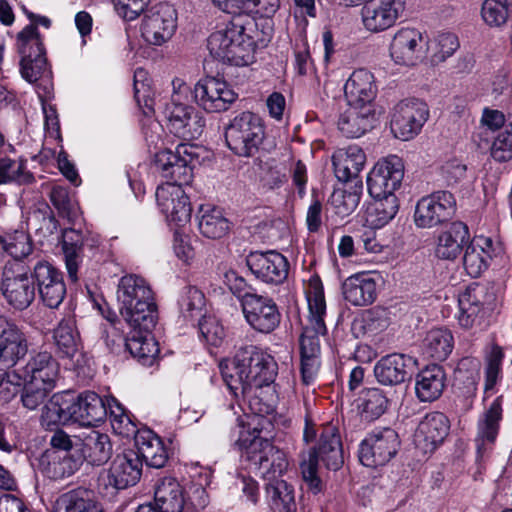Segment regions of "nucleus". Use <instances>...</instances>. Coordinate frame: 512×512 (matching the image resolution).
Here are the masks:
<instances>
[{"label":"nucleus","instance_id":"nucleus-1","mask_svg":"<svg viewBox=\"0 0 512 512\" xmlns=\"http://www.w3.org/2000/svg\"><path fill=\"white\" fill-rule=\"evenodd\" d=\"M221 375L237 398L268 386L278 374V364L267 352L254 345L239 348L232 360L220 363Z\"/></svg>","mask_w":512,"mask_h":512},{"label":"nucleus","instance_id":"nucleus-2","mask_svg":"<svg viewBox=\"0 0 512 512\" xmlns=\"http://www.w3.org/2000/svg\"><path fill=\"white\" fill-rule=\"evenodd\" d=\"M117 299L120 314L131 328L153 330L158 321V309L153 292L143 278L133 274L123 276L118 284Z\"/></svg>","mask_w":512,"mask_h":512},{"label":"nucleus","instance_id":"nucleus-3","mask_svg":"<svg viewBox=\"0 0 512 512\" xmlns=\"http://www.w3.org/2000/svg\"><path fill=\"white\" fill-rule=\"evenodd\" d=\"M227 147L239 157H254L265 139V126L257 114L245 111L235 116L224 131Z\"/></svg>","mask_w":512,"mask_h":512},{"label":"nucleus","instance_id":"nucleus-4","mask_svg":"<svg viewBox=\"0 0 512 512\" xmlns=\"http://www.w3.org/2000/svg\"><path fill=\"white\" fill-rule=\"evenodd\" d=\"M238 444L245 449L247 460L259 474L268 482L279 480L288 467L285 453L276 447L270 440L255 435L251 440H238Z\"/></svg>","mask_w":512,"mask_h":512},{"label":"nucleus","instance_id":"nucleus-5","mask_svg":"<svg viewBox=\"0 0 512 512\" xmlns=\"http://www.w3.org/2000/svg\"><path fill=\"white\" fill-rule=\"evenodd\" d=\"M31 271L20 258L7 261L3 267L0 291L9 305L17 310H24L35 298L34 280Z\"/></svg>","mask_w":512,"mask_h":512},{"label":"nucleus","instance_id":"nucleus-6","mask_svg":"<svg viewBox=\"0 0 512 512\" xmlns=\"http://www.w3.org/2000/svg\"><path fill=\"white\" fill-rule=\"evenodd\" d=\"M256 47L250 34H209L207 39L211 56L235 66L252 63Z\"/></svg>","mask_w":512,"mask_h":512},{"label":"nucleus","instance_id":"nucleus-7","mask_svg":"<svg viewBox=\"0 0 512 512\" xmlns=\"http://www.w3.org/2000/svg\"><path fill=\"white\" fill-rule=\"evenodd\" d=\"M400 445L399 435L394 429L383 428L373 431L359 445V461L366 467L384 466L395 457Z\"/></svg>","mask_w":512,"mask_h":512},{"label":"nucleus","instance_id":"nucleus-8","mask_svg":"<svg viewBox=\"0 0 512 512\" xmlns=\"http://www.w3.org/2000/svg\"><path fill=\"white\" fill-rule=\"evenodd\" d=\"M429 118L427 104L419 99L400 101L392 110L390 128L393 135L402 141L417 136Z\"/></svg>","mask_w":512,"mask_h":512},{"label":"nucleus","instance_id":"nucleus-9","mask_svg":"<svg viewBox=\"0 0 512 512\" xmlns=\"http://www.w3.org/2000/svg\"><path fill=\"white\" fill-rule=\"evenodd\" d=\"M195 154L184 144H179L176 151L169 149L159 151L155 155V167L163 178L172 183L169 187H181L192 179L191 163Z\"/></svg>","mask_w":512,"mask_h":512},{"label":"nucleus","instance_id":"nucleus-10","mask_svg":"<svg viewBox=\"0 0 512 512\" xmlns=\"http://www.w3.org/2000/svg\"><path fill=\"white\" fill-rule=\"evenodd\" d=\"M456 211V200L448 191H437L421 198L415 209L418 227L431 228L450 220Z\"/></svg>","mask_w":512,"mask_h":512},{"label":"nucleus","instance_id":"nucleus-11","mask_svg":"<svg viewBox=\"0 0 512 512\" xmlns=\"http://www.w3.org/2000/svg\"><path fill=\"white\" fill-rule=\"evenodd\" d=\"M193 93L196 103L210 113L227 111L238 97L226 81L213 76L199 80Z\"/></svg>","mask_w":512,"mask_h":512},{"label":"nucleus","instance_id":"nucleus-12","mask_svg":"<svg viewBox=\"0 0 512 512\" xmlns=\"http://www.w3.org/2000/svg\"><path fill=\"white\" fill-rule=\"evenodd\" d=\"M404 177V165L396 155L378 161L367 177L368 192L372 198L395 195Z\"/></svg>","mask_w":512,"mask_h":512},{"label":"nucleus","instance_id":"nucleus-13","mask_svg":"<svg viewBox=\"0 0 512 512\" xmlns=\"http://www.w3.org/2000/svg\"><path fill=\"white\" fill-rule=\"evenodd\" d=\"M164 113L168 129L176 137L190 141L198 139L203 134L205 119L194 107L173 101L166 105Z\"/></svg>","mask_w":512,"mask_h":512},{"label":"nucleus","instance_id":"nucleus-14","mask_svg":"<svg viewBox=\"0 0 512 512\" xmlns=\"http://www.w3.org/2000/svg\"><path fill=\"white\" fill-rule=\"evenodd\" d=\"M31 278L43 304L51 309L58 308L66 295L63 273L48 262H38Z\"/></svg>","mask_w":512,"mask_h":512},{"label":"nucleus","instance_id":"nucleus-15","mask_svg":"<svg viewBox=\"0 0 512 512\" xmlns=\"http://www.w3.org/2000/svg\"><path fill=\"white\" fill-rule=\"evenodd\" d=\"M247 323L257 332L269 334L281 322V313L276 302L267 296L255 294L241 305Z\"/></svg>","mask_w":512,"mask_h":512},{"label":"nucleus","instance_id":"nucleus-16","mask_svg":"<svg viewBox=\"0 0 512 512\" xmlns=\"http://www.w3.org/2000/svg\"><path fill=\"white\" fill-rule=\"evenodd\" d=\"M52 339L55 353L59 358L67 359L73 368L85 365L83 343L73 319H62L53 329Z\"/></svg>","mask_w":512,"mask_h":512},{"label":"nucleus","instance_id":"nucleus-17","mask_svg":"<svg viewBox=\"0 0 512 512\" xmlns=\"http://www.w3.org/2000/svg\"><path fill=\"white\" fill-rule=\"evenodd\" d=\"M246 264L257 279L268 284H281L288 276V260L274 250L250 252Z\"/></svg>","mask_w":512,"mask_h":512},{"label":"nucleus","instance_id":"nucleus-18","mask_svg":"<svg viewBox=\"0 0 512 512\" xmlns=\"http://www.w3.org/2000/svg\"><path fill=\"white\" fill-rule=\"evenodd\" d=\"M142 460L134 450L117 454L113 459L106 478H100L105 487H112L115 490L125 489L135 485L141 478Z\"/></svg>","mask_w":512,"mask_h":512},{"label":"nucleus","instance_id":"nucleus-19","mask_svg":"<svg viewBox=\"0 0 512 512\" xmlns=\"http://www.w3.org/2000/svg\"><path fill=\"white\" fill-rule=\"evenodd\" d=\"M28 353V341L22 330L10 319L0 316V365L14 367Z\"/></svg>","mask_w":512,"mask_h":512},{"label":"nucleus","instance_id":"nucleus-20","mask_svg":"<svg viewBox=\"0 0 512 512\" xmlns=\"http://www.w3.org/2000/svg\"><path fill=\"white\" fill-rule=\"evenodd\" d=\"M417 360L407 354L391 353L381 357L374 367V374L379 383L395 386L412 377Z\"/></svg>","mask_w":512,"mask_h":512},{"label":"nucleus","instance_id":"nucleus-21","mask_svg":"<svg viewBox=\"0 0 512 512\" xmlns=\"http://www.w3.org/2000/svg\"><path fill=\"white\" fill-rule=\"evenodd\" d=\"M449 419L441 412H431L420 421L416 434V446L424 454L432 453L449 434Z\"/></svg>","mask_w":512,"mask_h":512},{"label":"nucleus","instance_id":"nucleus-22","mask_svg":"<svg viewBox=\"0 0 512 512\" xmlns=\"http://www.w3.org/2000/svg\"><path fill=\"white\" fill-rule=\"evenodd\" d=\"M309 457L315 458L317 463L321 461L329 470L337 471L343 466V447L336 426H323L318 444L312 449Z\"/></svg>","mask_w":512,"mask_h":512},{"label":"nucleus","instance_id":"nucleus-23","mask_svg":"<svg viewBox=\"0 0 512 512\" xmlns=\"http://www.w3.org/2000/svg\"><path fill=\"white\" fill-rule=\"evenodd\" d=\"M501 420L502 405L498 397L478 420L477 433L474 440L478 458L483 459L492 450L499 433Z\"/></svg>","mask_w":512,"mask_h":512},{"label":"nucleus","instance_id":"nucleus-24","mask_svg":"<svg viewBox=\"0 0 512 512\" xmlns=\"http://www.w3.org/2000/svg\"><path fill=\"white\" fill-rule=\"evenodd\" d=\"M156 200L167 219L176 225L182 226L190 220L192 207L181 187H158Z\"/></svg>","mask_w":512,"mask_h":512},{"label":"nucleus","instance_id":"nucleus-25","mask_svg":"<svg viewBox=\"0 0 512 512\" xmlns=\"http://www.w3.org/2000/svg\"><path fill=\"white\" fill-rule=\"evenodd\" d=\"M326 331H318L317 327L307 325L300 337V372L302 381L308 385L314 379L319 367L320 341L319 335Z\"/></svg>","mask_w":512,"mask_h":512},{"label":"nucleus","instance_id":"nucleus-26","mask_svg":"<svg viewBox=\"0 0 512 512\" xmlns=\"http://www.w3.org/2000/svg\"><path fill=\"white\" fill-rule=\"evenodd\" d=\"M377 87L374 76L366 69L355 70L344 86V94L348 105L359 107L372 106L376 97Z\"/></svg>","mask_w":512,"mask_h":512},{"label":"nucleus","instance_id":"nucleus-27","mask_svg":"<svg viewBox=\"0 0 512 512\" xmlns=\"http://www.w3.org/2000/svg\"><path fill=\"white\" fill-rule=\"evenodd\" d=\"M376 121L375 109L372 106L359 107L348 105L339 116V131L347 138H358L371 130Z\"/></svg>","mask_w":512,"mask_h":512},{"label":"nucleus","instance_id":"nucleus-28","mask_svg":"<svg viewBox=\"0 0 512 512\" xmlns=\"http://www.w3.org/2000/svg\"><path fill=\"white\" fill-rule=\"evenodd\" d=\"M405 0H381L377 8L364 7L362 19L370 32H383L391 28L404 10Z\"/></svg>","mask_w":512,"mask_h":512},{"label":"nucleus","instance_id":"nucleus-29","mask_svg":"<svg viewBox=\"0 0 512 512\" xmlns=\"http://www.w3.org/2000/svg\"><path fill=\"white\" fill-rule=\"evenodd\" d=\"M427 44L423 34H395L390 54L396 63L412 66L423 58Z\"/></svg>","mask_w":512,"mask_h":512},{"label":"nucleus","instance_id":"nucleus-30","mask_svg":"<svg viewBox=\"0 0 512 512\" xmlns=\"http://www.w3.org/2000/svg\"><path fill=\"white\" fill-rule=\"evenodd\" d=\"M135 445L136 452L147 466L159 469L167 463L169 458L167 449L161 438L152 430L135 431Z\"/></svg>","mask_w":512,"mask_h":512},{"label":"nucleus","instance_id":"nucleus-31","mask_svg":"<svg viewBox=\"0 0 512 512\" xmlns=\"http://www.w3.org/2000/svg\"><path fill=\"white\" fill-rule=\"evenodd\" d=\"M485 296V288L479 284L469 285L459 294L458 322L461 327L470 329L479 322Z\"/></svg>","mask_w":512,"mask_h":512},{"label":"nucleus","instance_id":"nucleus-32","mask_svg":"<svg viewBox=\"0 0 512 512\" xmlns=\"http://www.w3.org/2000/svg\"><path fill=\"white\" fill-rule=\"evenodd\" d=\"M365 162L366 155L362 148L357 145L338 149L332 155L335 176L342 182L356 179Z\"/></svg>","mask_w":512,"mask_h":512},{"label":"nucleus","instance_id":"nucleus-33","mask_svg":"<svg viewBox=\"0 0 512 512\" xmlns=\"http://www.w3.org/2000/svg\"><path fill=\"white\" fill-rule=\"evenodd\" d=\"M343 296L354 306L372 304L377 296V284L369 273H357L348 277L342 285Z\"/></svg>","mask_w":512,"mask_h":512},{"label":"nucleus","instance_id":"nucleus-34","mask_svg":"<svg viewBox=\"0 0 512 512\" xmlns=\"http://www.w3.org/2000/svg\"><path fill=\"white\" fill-rule=\"evenodd\" d=\"M81 457L68 451H45L40 458L42 472L50 479L71 476L81 465Z\"/></svg>","mask_w":512,"mask_h":512},{"label":"nucleus","instance_id":"nucleus-35","mask_svg":"<svg viewBox=\"0 0 512 512\" xmlns=\"http://www.w3.org/2000/svg\"><path fill=\"white\" fill-rule=\"evenodd\" d=\"M470 233L468 226L456 221L443 231L438 237L435 254L440 259L454 260L463 250V246L469 242Z\"/></svg>","mask_w":512,"mask_h":512},{"label":"nucleus","instance_id":"nucleus-36","mask_svg":"<svg viewBox=\"0 0 512 512\" xmlns=\"http://www.w3.org/2000/svg\"><path fill=\"white\" fill-rule=\"evenodd\" d=\"M446 386V373L442 366L433 364L426 366L416 376L415 391L422 402L438 399Z\"/></svg>","mask_w":512,"mask_h":512},{"label":"nucleus","instance_id":"nucleus-37","mask_svg":"<svg viewBox=\"0 0 512 512\" xmlns=\"http://www.w3.org/2000/svg\"><path fill=\"white\" fill-rule=\"evenodd\" d=\"M76 423L95 426L107 416L105 401L95 392L85 391L75 396Z\"/></svg>","mask_w":512,"mask_h":512},{"label":"nucleus","instance_id":"nucleus-38","mask_svg":"<svg viewBox=\"0 0 512 512\" xmlns=\"http://www.w3.org/2000/svg\"><path fill=\"white\" fill-rule=\"evenodd\" d=\"M154 503L160 512H182L186 508L182 486L175 478L161 479L155 488Z\"/></svg>","mask_w":512,"mask_h":512},{"label":"nucleus","instance_id":"nucleus-39","mask_svg":"<svg viewBox=\"0 0 512 512\" xmlns=\"http://www.w3.org/2000/svg\"><path fill=\"white\" fill-rule=\"evenodd\" d=\"M133 331L125 339V346L134 358H137L143 365H152L160 353L159 345L151 335V331H144L139 328H132Z\"/></svg>","mask_w":512,"mask_h":512},{"label":"nucleus","instance_id":"nucleus-40","mask_svg":"<svg viewBox=\"0 0 512 512\" xmlns=\"http://www.w3.org/2000/svg\"><path fill=\"white\" fill-rule=\"evenodd\" d=\"M29 381L55 386L59 375V364L49 352H39L32 356L24 367Z\"/></svg>","mask_w":512,"mask_h":512},{"label":"nucleus","instance_id":"nucleus-41","mask_svg":"<svg viewBox=\"0 0 512 512\" xmlns=\"http://www.w3.org/2000/svg\"><path fill=\"white\" fill-rule=\"evenodd\" d=\"M81 452L89 464L93 466L105 464L113 452L110 437L99 431H90L82 440Z\"/></svg>","mask_w":512,"mask_h":512},{"label":"nucleus","instance_id":"nucleus-42","mask_svg":"<svg viewBox=\"0 0 512 512\" xmlns=\"http://www.w3.org/2000/svg\"><path fill=\"white\" fill-rule=\"evenodd\" d=\"M142 22L144 29L174 32L178 28L177 10L170 3H158L144 11Z\"/></svg>","mask_w":512,"mask_h":512},{"label":"nucleus","instance_id":"nucleus-43","mask_svg":"<svg viewBox=\"0 0 512 512\" xmlns=\"http://www.w3.org/2000/svg\"><path fill=\"white\" fill-rule=\"evenodd\" d=\"M454 347V337L447 328H434L427 332L423 340L424 353L437 361H444Z\"/></svg>","mask_w":512,"mask_h":512},{"label":"nucleus","instance_id":"nucleus-44","mask_svg":"<svg viewBox=\"0 0 512 512\" xmlns=\"http://www.w3.org/2000/svg\"><path fill=\"white\" fill-rule=\"evenodd\" d=\"M270 508L273 512H296L294 490L284 480H275L265 484Z\"/></svg>","mask_w":512,"mask_h":512},{"label":"nucleus","instance_id":"nucleus-45","mask_svg":"<svg viewBox=\"0 0 512 512\" xmlns=\"http://www.w3.org/2000/svg\"><path fill=\"white\" fill-rule=\"evenodd\" d=\"M357 402L362 417L367 421L378 419L386 412L389 405L386 393L376 387L363 389Z\"/></svg>","mask_w":512,"mask_h":512},{"label":"nucleus","instance_id":"nucleus-46","mask_svg":"<svg viewBox=\"0 0 512 512\" xmlns=\"http://www.w3.org/2000/svg\"><path fill=\"white\" fill-rule=\"evenodd\" d=\"M367 209L366 222L372 228H381L390 222L398 212L399 203L395 195L373 198Z\"/></svg>","mask_w":512,"mask_h":512},{"label":"nucleus","instance_id":"nucleus-47","mask_svg":"<svg viewBox=\"0 0 512 512\" xmlns=\"http://www.w3.org/2000/svg\"><path fill=\"white\" fill-rule=\"evenodd\" d=\"M200 212L198 228L204 237L220 239L228 233L230 223L220 209L215 207L204 209L202 207Z\"/></svg>","mask_w":512,"mask_h":512},{"label":"nucleus","instance_id":"nucleus-48","mask_svg":"<svg viewBox=\"0 0 512 512\" xmlns=\"http://www.w3.org/2000/svg\"><path fill=\"white\" fill-rule=\"evenodd\" d=\"M33 174L26 169V161H16L8 157L0 159V184L15 182L20 185L33 183Z\"/></svg>","mask_w":512,"mask_h":512},{"label":"nucleus","instance_id":"nucleus-49","mask_svg":"<svg viewBox=\"0 0 512 512\" xmlns=\"http://www.w3.org/2000/svg\"><path fill=\"white\" fill-rule=\"evenodd\" d=\"M456 34H436L433 40L428 39L427 51H431V63L438 65L450 57L458 48Z\"/></svg>","mask_w":512,"mask_h":512},{"label":"nucleus","instance_id":"nucleus-50","mask_svg":"<svg viewBox=\"0 0 512 512\" xmlns=\"http://www.w3.org/2000/svg\"><path fill=\"white\" fill-rule=\"evenodd\" d=\"M181 314L186 319L202 317L205 309V296L195 286H186L178 301Z\"/></svg>","mask_w":512,"mask_h":512},{"label":"nucleus","instance_id":"nucleus-51","mask_svg":"<svg viewBox=\"0 0 512 512\" xmlns=\"http://www.w3.org/2000/svg\"><path fill=\"white\" fill-rule=\"evenodd\" d=\"M107 413L110 414L111 425L114 431L122 436H129L135 433V425L124 407L114 397L107 399Z\"/></svg>","mask_w":512,"mask_h":512},{"label":"nucleus","instance_id":"nucleus-52","mask_svg":"<svg viewBox=\"0 0 512 512\" xmlns=\"http://www.w3.org/2000/svg\"><path fill=\"white\" fill-rule=\"evenodd\" d=\"M52 512H103V510L94 501L71 492L57 499Z\"/></svg>","mask_w":512,"mask_h":512},{"label":"nucleus","instance_id":"nucleus-53","mask_svg":"<svg viewBox=\"0 0 512 512\" xmlns=\"http://www.w3.org/2000/svg\"><path fill=\"white\" fill-rule=\"evenodd\" d=\"M54 387L53 385H46L45 383L26 382L21 391L22 405L28 410H36L41 405H45Z\"/></svg>","mask_w":512,"mask_h":512},{"label":"nucleus","instance_id":"nucleus-54","mask_svg":"<svg viewBox=\"0 0 512 512\" xmlns=\"http://www.w3.org/2000/svg\"><path fill=\"white\" fill-rule=\"evenodd\" d=\"M489 262L490 256L474 240L471 241L463 256V265L467 273L472 277H478L488 268Z\"/></svg>","mask_w":512,"mask_h":512},{"label":"nucleus","instance_id":"nucleus-55","mask_svg":"<svg viewBox=\"0 0 512 512\" xmlns=\"http://www.w3.org/2000/svg\"><path fill=\"white\" fill-rule=\"evenodd\" d=\"M362 181L357 180L350 190L345 189L335 192L332 196V203L337 213L345 216L351 214L359 205L362 194Z\"/></svg>","mask_w":512,"mask_h":512},{"label":"nucleus","instance_id":"nucleus-56","mask_svg":"<svg viewBox=\"0 0 512 512\" xmlns=\"http://www.w3.org/2000/svg\"><path fill=\"white\" fill-rule=\"evenodd\" d=\"M508 0H485L481 15L490 27H501L508 19Z\"/></svg>","mask_w":512,"mask_h":512},{"label":"nucleus","instance_id":"nucleus-57","mask_svg":"<svg viewBox=\"0 0 512 512\" xmlns=\"http://www.w3.org/2000/svg\"><path fill=\"white\" fill-rule=\"evenodd\" d=\"M389 326V313L386 308L376 306L364 311L361 327L365 333L376 335Z\"/></svg>","mask_w":512,"mask_h":512},{"label":"nucleus","instance_id":"nucleus-58","mask_svg":"<svg viewBox=\"0 0 512 512\" xmlns=\"http://www.w3.org/2000/svg\"><path fill=\"white\" fill-rule=\"evenodd\" d=\"M30 58V51L24 46L20 61L21 75L26 81L34 83L47 72V60L46 57H40L39 55L38 58H33V60Z\"/></svg>","mask_w":512,"mask_h":512},{"label":"nucleus","instance_id":"nucleus-59","mask_svg":"<svg viewBox=\"0 0 512 512\" xmlns=\"http://www.w3.org/2000/svg\"><path fill=\"white\" fill-rule=\"evenodd\" d=\"M223 282L229 291L239 300L240 306L243 302L256 294L255 289L233 269H229L223 275Z\"/></svg>","mask_w":512,"mask_h":512},{"label":"nucleus","instance_id":"nucleus-60","mask_svg":"<svg viewBox=\"0 0 512 512\" xmlns=\"http://www.w3.org/2000/svg\"><path fill=\"white\" fill-rule=\"evenodd\" d=\"M202 339L210 345L219 346L225 336L224 328L219 320L211 315H203L198 322Z\"/></svg>","mask_w":512,"mask_h":512},{"label":"nucleus","instance_id":"nucleus-61","mask_svg":"<svg viewBox=\"0 0 512 512\" xmlns=\"http://www.w3.org/2000/svg\"><path fill=\"white\" fill-rule=\"evenodd\" d=\"M294 3L297 8V13L307 16L299 19L298 14L295 15L299 30L306 31L310 27L311 29H322L324 32L331 31L333 28L331 24H325L323 27H318L314 24L316 20L315 0H294Z\"/></svg>","mask_w":512,"mask_h":512},{"label":"nucleus","instance_id":"nucleus-62","mask_svg":"<svg viewBox=\"0 0 512 512\" xmlns=\"http://www.w3.org/2000/svg\"><path fill=\"white\" fill-rule=\"evenodd\" d=\"M504 358L503 349L494 344L491 347V351L486 358V380H485V390H491L496 385L498 378L501 373V365Z\"/></svg>","mask_w":512,"mask_h":512},{"label":"nucleus","instance_id":"nucleus-63","mask_svg":"<svg viewBox=\"0 0 512 512\" xmlns=\"http://www.w3.org/2000/svg\"><path fill=\"white\" fill-rule=\"evenodd\" d=\"M117 14L126 22L136 20L145 11L150 0H113Z\"/></svg>","mask_w":512,"mask_h":512},{"label":"nucleus","instance_id":"nucleus-64","mask_svg":"<svg viewBox=\"0 0 512 512\" xmlns=\"http://www.w3.org/2000/svg\"><path fill=\"white\" fill-rule=\"evenodd\" d=\"M492 158L497 162H507L512 159V131L500 133L490 147Z\"/></svg>","mask_w":512,"mask_h":512}]
</instances>
